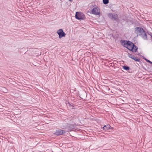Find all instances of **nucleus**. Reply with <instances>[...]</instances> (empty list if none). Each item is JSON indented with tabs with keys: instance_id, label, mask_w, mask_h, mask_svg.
Wrapping results in <instances>:
<instances>
[{
	"instance_id": "obj_1",
	"label": "nucleus",
	"mask_w": 152,
	"mask_h": 152,
	"mask_svg": "<svg viewBox=\"0 0 152 152\" xmlns=\"http://www.w3.org/2000/svg\"><path fill=\"white\" fill-rule=\"evenodd\" d=\"M122 44L124 47L133 52H136L137 50L136 46L131 42L124 41L122 42Z\"/></svg>"
},
{
	"instance_id": "obj_2",
	"label": "nucleus",
	"mask_w": 152,
	"mask_h": 152,
	"mask_svg": "<svg viewBox=\"0 0 152 152\" xmlns=\"http://www.w3.org/2000/svg\"><path fill=\"white\" fill-rule=\"evenodd\" d=\"M135 32L137 35H142L143 37H146V33L142 28L137 27L135 29Z\"/></svg>"
},
{
	"instance_id": "obj_3",
	"label": "nucleus",
	"mask_w": 152,
	"mask_h": 152,
	"mask_svg": "<svg viewBox=\"0 0 152 152\" xmlns=\"http://www.w3.org/2000/svg\"><path fill=\"white\" fill-rule=\"evenodd\" d=\"M84 15L82 13L77 12L76 13L75 17L77 19L79 20L83 19L84 18Z\"/></svg>"
},
{
	"instance_id": "obj_4",
	"label": "nucleus",
	"mask_w": 152,
	"mask_h": 152,
	"mask_svg": "<svg viewBox=\"0 0 152 152\" xmlns=\"http://www.w3.org/2000/svg\"><path fill=\"white\" fill-rule=\"evenodd\" d=\"M57 33L58 34L59 38H61L63 37H65L66 35L65 34L61 29H60L58 30L57 32Z\"/></svg>"
},
{
	"instance_id": "obj_5",
	"label": "nucleus",
	"mask_w": 152,
	"mask_h": 152,
	"mask_svg": "<svg viewBox=\"0 0 152 152\" xmlns=\"http://www.w3.org/2000/svg\"><path fill=\"white\" fill-rule=\"evenodd\" d=\"M92 13L96 15H99L100 14L99 9L97 7L93 8L91 11Z\"/></svg>"
},
{
	"instance_id": "obj_6",
	"label": "nucleus",
	"mask_w": 152,
	"mask_h": 152,
	"mask_svg": "<svg viewBox=\"0 0 152 152\" xmlns=\"http://www.w3.org/2000/svg\"><path fill=\"white\" fill-rule=\"evenodd\" d=\"M108 16L110 18L114 20L116 19L118 17V15L115 14L109 13L108 15Z\"/></svg>"
},
{
	"instance_id": "obj_7",
	"label": "nucleus",
	"mask_w": 152,
	"mask_h": 152,
	"mask_svg": "<svg viewBox=\"0 0 152 152\" xmlns=\"http://www.w3.org/2000/svg\"><path fill=\"white\" fill-rule=\"evenodd\" d=\"M65 131L64 130L60 129L57 130L55 134L57 135H59L65 133Z\"/></svg>"
},
{
	"instance_id": "obj_8",
	"label": "nucleus",
	"mask_w": 152,
	"mask_h": 152,
	"mask_svg": "<svg viewBox=\"0 0 152 152\" xmlns=\"http://www.w3.org/2000/svg\"><path fill=\"white\" fill-rule=\"evenodd\" d=\"M110 128V125H107L104 126L102 129L106 130L109 129Z\"/></svg>"
},
{
	"instance_id": "obj_9",
	"label": "nucleus",
	"mask_w": 152,
	"mask_h": 152,
	"mask_svg": "<svg viewBox=\"0 0 152 152\" xmlns=\"http://www.w3.org/2000/svg\"><path fill=\"white\" fill-rule=\"evenodd\" d=\"M103 1L104 4H107L109 3V0H103Z\"/></svg>"
},
{
	"instance_id": "obj_10",
	"label": "nucleus",
	"mask_w": 152,
	"mask_h": 152,
	"mask_svg": "<svg viewBox=\"0 0 152 152\" xmlns=\"http://www.w3.org/2000/svg\"><path fill=\"white\" fill-rule=\"evenodd\" d=\"M132 59H133L134 60L137 61H139L140 60L139 59L137 58L133 57Z\"/></svg>"
},
{
	"instance_id": "obj_11",
	"label": "nucleus",
	"mask_w": 152,
	"mask_h": 152,
	"mask_svg": "<svg viewBox=\"0 0 152 152\" xmlns=\"http://www.w3.org/2000/svg\"><path fill=\"white\" fill-rule=\"evenodd\" d=\"M2 90L4 93H6L7 92V90L4 87L2 88Z\"/></svg>"
},
{
	"instance_id": "obj_12",
	"label": "nucleus",
	"mask_w": 152,
	"mask_h": 152,
	"mask_svg": "<svg viewBox=\"0 0 152 152\" xmlns=\"http://www.w3.org/2000/svg\"><path fill=\"white\" fill-rule=\"evenodd\" d=\"M123 68L126 70H129V67L128 66H123Z\"/></svg>"
},
{
	"instance_id": "obj_13",
	"label": "nucleus",
	"mask_w": 152,
	"mask_h": 152,
	"mask_svg": "<svg viewBox=\"0 0 152 152\" xmlns=\"http://www.w3.org/2000/svg\"><path fill=\"white\" fill-rule=\"evenodd\" d=\"M128 55L129 57L131 58L132 59L133 57H134L132 55L130 54H128Z\"/></svg>"
},
{
	"instance_id": "obj_14",
	"label": "nucleus",
	"mask_w": 152,
	"mask_h": 152,
	"mask_svg": "<svg viewBox=\"0 0 152 152\" xmlns=\"http://www.w3.org/2000/svg\"><path fill=\"white\" fill-rule=\"evenodd\" d=\"M145 60L146 61H147L152 64V62L151 61H150L148 60V59H145Z\"/></svg>"
},
{
	"instance_id": "obj_15",
	"label": "nucleus",
	"mask_w": 152,
	"mask_h": 152,
	"mask_svg": "<svg viewBox=\"0 0 152 152\" xmlns=\"http://www.w3.org/2000/svg\"><path fill=\"white\" fill-rule=\"evenodd\" d=\"M70 1H72V0H69Z\"/></svg>"
},
{
	"instance_id": "obj_16",
	"label": "nucleus",
	"mask_w": 152,
	"mask_h": 152,
	"mask_svg": "<svg viewBox=\"0 0 152 152\" xmlns=\"http://www.w3.org/2000/svg\"><path fill=\"white\" fill-rule=\"evenodd\" d=\"M110 129H113V127H111Z\"/></svg>"
}]
</instances>
